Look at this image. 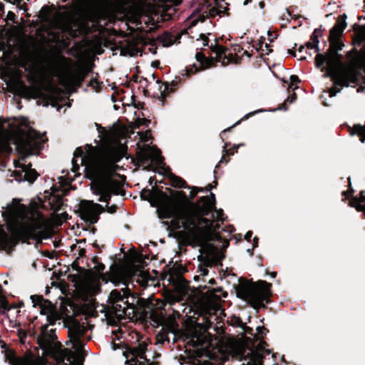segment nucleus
<instances>
[{
  "instance_id": "nucleus-1",
  "label": "nucleus",
  "mask_w": 365,
  "mask_h": 365,
  "mask_svg": "<svg viewBox=\"0 0 365 365\" xmlns=\"http://www.w3.org/2000/svg\"><path fill=\"white\" fill-rule=\"evenodd\" d=\"M97 127L100 140L102 141L101 146L86 145L84 150L76 148L72 160L73 171L76 172L79 168L77 163L79 159L87 173L91 174L95 178L91 187L93 194L100 197L98 201L108 202L114 187L112 182L104 178L118 169L116 163L123 158L124 148L112 130L98 125Z\"/></svg>"
},
{
  "instance_id": "nucleus-2",
  "label": "nucleus",
  "mask_w": 365,
  "mask_h": 365,
  "mask_svg": "<svg viewBox=\"0 0 365 365\" xmlns=\"http://www.w3.org/2000/svg\"><path fill=\"white\" fill-rule=\"evenodd\" d=\"M215 197L210 193L202 197L196 212L175 210L169 205H162L158 211L160 218H170L174 229H184L197 240H207L218 232L220 222L224 220L222 210L215 209Z\"/></svg>"
},
{
  "instance_id": "nucleus-3",
  "label": "nucleus",
  "mask_w": 365,
  "mask_h": 365,
  "mask_svg": "<svg viewBox=\"0 0 365 365\" xmlns=\"http://www.w3.org/2000/svg\"><path fill=\"white\" fill-rule=\"evenodd\" d=\"M4 217L14 220V225H9V230L15 234L25 237H36L46 227V220L36 209L15 202L8 205L6 210L2 212Z\"/></svg>"
},
{
  "instance_id": "nucleus-4",
  "label": "nucleus",
  "mask_w": 365,
  "mask_h": 365,
  "mask_svg": "<svg viewBox=\"0 0 365 365\" xmlns=\"http://www.w3.org/2000/svg\"><path fill=\"white\" fill-rule=\"evenodd\" d=\"M31 300L34 307L38 306L40 308V313L46 316L48 324H45L41 327V331L40 336L38 337V344L42 349L50 351L53 357L56 359L55 354L60 350H66L67 349H61L58 347L57 343L54 344L56 339L55 330L51 329H48V325H53L57 320L61 319V316L56 307L49 301L44 299L41 295H32Z\"/></svg>"
},
{
  "instance_id": "nucleus-5",
  "label": "nucleus",
  "mask_w": 365,
  "mask_h": 365,
  "mask_svg": "<svg viewBox=\"0 0 365 365\" xmlns=\"http://www.w3.org/2000/svg\"><path fill=\"white\" fill-rule=\"evenodd\" d=\"M270 287L265 281L242 284L237 290V295L255 309L264 307L269 302Z\"/></svg>"
},
{
  "instance_id": "nucleus-6",
  "label": "nucleus",
  "mask_w": 365,
  "mask_h": 365,
  "mask_svg": "<svg viewBox=\"0 0 365 365\" xmlns=\"http://www.w3.org/2000/svg\"><path fill=\"white\" fill-rule=\"evenodd\" d=\"M45 141L44 135H41L34 129H29L19 135L15 140V145L18 152L26 156L38 153Z\"/></svg>"
},
{
  "instance_id": "nucleus-7",
  "label": "nucleus",
  "mask_w": 365,
  "mask_h": 365,
  "mask_svg": "<svg viewBox=\"0 0 365 365\" xmlns=\"http://www.w3.org/2000/svg\"><path fill=\"white\" fill-rule=\"evenodd\" d=\"M138 160L145 170L162 168L164 164L160 150L155 146H148L143 150L139 155Z\"/></svg>"
},
{
  "instance_id": "nucleus-8",
  "label": "nucleus",
  "mask_w": 365,
  "mask_h": 365,
  "mask_svg": "<svg viewBox=\"0 0 365 365\" xmlns=\"http://www.w3.org/2000/svg\"><path fill=\"white\" fill-rule=\"evenodd\" d=\"M128 292L122 288L120 291L113 290L109 296L108 301L115 314L119 317L126 314L130 307L128 302Z\"/></svg>"
},
{
  "instance_id": "nucleus-9",
  "label": "nucleus",
  "mask_w": 365,
  "mask_h": 365,
  "mask_svg": "<svg viewBox=\"0 0 365 365\" xmlns=\"http://www.w3.org/2000/svg\"><path fill=\"white\" fill-rule=\"evenodd\" d=\"M105 209L98 203H94L91 200H82L79 205V214L85 221L92 224L97 222L99 215Z\"/></svg>"
},
{
  "instance_id": "nucleus-10",
  "label": "nucleus",
  "mask_w": 365,
  "mask_h": 365,
  "mask_svg": "<svg viewBox=\"0 0 365 365\" xmlns=\"http://www.w3.org/2000/svg\"><path fill=\"white\" fill-rule=\"evenodd\" d=\"M88 330L86 322H73L68 328V336L73 344L72 347L78 352L83 349L84 336Z\"/></svg>"
},
{
  "instance_id": "nucleus-11",
  "label": "nucleus",
  "mask_w": 365,
  "mask_h": 365,
  "mask_svg": "<svg viewBox=\"0 0 365 365\" xmlns=\"http://www.w3.org/2000/svg\"><path fill=\"white\" fill-rule=\"evenodd\" d=\"M147 344L140 342L129 349L128 356L129 365H149L150 360L146 358Z\"/></svg>"
},
{
  "instance_id": "nucleus-12",
  "label": "nucleus",
  "mask_w": 365,
  "mask_h": 365,
  "mask_svg": "<svg viewBox=\"0 0 365 365\" xmlns=\"http://www.w3.org/2000/svg\"><path fill=\"white\" fill-rule=\"evenodd\" d=\"M224 310L218 302H210L205 309L204 322L202 327L205 329L211 328L212 324L217 320L220 315L223 314Z\"/></svg>"
},
{
  "instance_id": "nucleus-13",
  "label": "nucleus",
  "mask_w": 365,
  "mask_h": 365,
  "mask_svg": "<svg viewBox=\"0 0 365 365\" xmlns=\"http://www.w3.org/2000/svg\"><path fill=\"white\" fill-rule=\"evenodd\" d=\"M152 320L154 322V326H162L168 331L174 333L178 328V323L173 316L170 315L165 317L163 314H151Z\"/></svg>"
},
{
  "instance_id": "nucleus-14",
  "label": "nucleus",
  "mask_w": 365,
  "mask_h": 365,
  "mask_svg": "<svg viewBox=\"0 0 365 365\" xmlns=\"http://www.w3.org/2000/svg\"><path fill=\"white\" fill-rule=\"evenodd\" d=\"M212 51L211 58L221 62L222 65L228 64L234 58L232 53L229 49L217 44L212 47Z\"/></svg>"
},
{
  "instance_id": "nucleus-15",
  "label": "nucleus",
  "mask_w": 365,
  "mask_h": 365,
  "mask_svg": "<svg viewBox=\"0 0 365 365\" xmlns=\"http://www.w3.org/2000/svg\"><path fill=\"white\" fill-rule=\"evenodd\" d=\"M59 83L66 90L71 89L77 83L83 80L81 74H76L70 71L61 73L58 76Z\"/></svg>"
},
{
  "instance_id": "nucleus-16",
  "label": "nucleus",
  "mask_w": 365,
  "mask_h": 365,
  "mask_svg": "<svg viewBox=\"0 0 365 365\" xmlns=\"http://www.w3.org/2000/svg\"><path fill=\"white\" fill-rule=\"evenodd\" d=\"M16 167L22 168L24 178L27 181L34 182L38 177V173L35 170L31 168L30 165H26L19 163V165H16Z\"/></svg>"
},
{
  "instance_id": "nucleus-17",
  "label": "nucleus",
  "mask_w": 365,
  "mask_h": 365,
  "mask_svg": "<svg viewBox=\"0 0 365 365\" xmlns=\"http://www.w3.org/2000/svg\"><path fill=\"white\" fill-rule=\"evenodd\" d=\"M110 281L115 286H118L120 284L126 285L128 277L123 271L117 270L110 274Z\"/></svg>"
},
{
  "instance_id": "nucleus-18",
  "label": "nucleus",
  "mask_w": 365,
  "mask_h": 365,
  "mask_svg": "<svg viewBox=\"0 0 365 365\" xmlns=\"http://www.w3.org/2000/svg\"><path fill=\"white\" fill-rule=\"evenodd\" d=\"M48 204L51 210L56 212L61 210L63 206V198L61 196L58 195H51L48 199Z\"/></svg>"
},
{
  "instance_id": "nucleus-19",
  "label": "nucleus",
  "mask_w": 365,
  "mask_h": 365,
  "mask_svg": "<svg viewBox=\"0 0 365 365\" xmlns=\"http://www.w3.org/2000/svg\"><path fill=\"white\" fill-rule=\"evenodd\" d=\"M365 192L361 191L359 194V198H354L350 202V205L356 209L359 212H363L365 214Z\"/></svg>"
},
{
  "instance_id": "nucleus-20",
  "label": "nucleus",
  "mask_w": 365,
  "mask_h": 365,
  "mask_svg": "<svg viewBox=\"0 0 365 365\" xmlns=\"http://www.w3.org/2000/svg\"><path fill=\"white\" fill-rule=\"evenodd\" d=\"M319 43L318 31L315 30L312 34L310 40L306 43V47L308 49H314V51L318 54L319 53Z\"/></svg>"
},
{
  "instance_id": "nucleus-21",
  "label": "nucleus",
  "mask_w": 365,
  "mask_h": 365,
  "mask_svg": "<svg viewBox=\"0 0 365 365\" xmlns=\"http://www.w3.org/2000/svg\"><path fill=\"white\" fill-rule=\"evenodd\" d=\"M262 359L263 356L262 354H254L252 352L250 357L245 359L247 363L244 362L242 365H262Z\"/></svg>"
},
{
  "instance_id": "nucleus-22",
  "label": "nucleus",
  "mask_w": 365,
  "mask_h": 365,
  "mask_svg": "<svg viewBox=\"0 0 365 365\" xmlns=\"http://www.w3.org/2000/svg\"><path fill=\"white\" fill-rule=\"evenodd\" d=\"M350 134L351 135H359L360 137L361 142H365V126H362L360 125H354L352 128L350 129Z\"/></svg>"
},
{
  "instance_id": "nucleus-23",
  "label": "nucleus",
  "mask_w": 365,
  "mask_h": 365,
  "mask_svg": "<svg viewBox=\"0 0 365 365\" xmlns=\"http://www.w3.org/2000/svg\"><path fill=\"white\" fill-rule=\"evenodd\" d=\"M49 94H50L49 101H50L51 104L53 106H56L55 103H56V101H57L56 96L61 94L60 89H58L56 87H51L50 91H49Z\"/></svg>"
},
{
  "instance_id": "nucleus-24",
  "label": "nucleus",
  "mask_w": 365,
  "mask_h": 365,
  "mask_svg": "<svg viewBox=\"0 0 365 365\" xmlns=\"http://www.w3.org/2000/svg\"><path fill=\"white\" fill-rule=\"evenodd\" d=\"M11 308H16V307L9 305L5 297L0 296V312L4 313Z\"/></svg>"
},
{
  "instance_id": "nucleus-25",
  "label": "nucleus",
  "mask_w": 365,
  "mask_h": 365,
  "mask_svg": "<svg viewBox=\"0 0 365 365\" xmlns=\"http://www.w3.org/2000/svg\"><path fill=\"white\" fill-rule=\"evenodd\" d=\"M342 30L343 28H341L339 25H335L330 31L329 39H339Z\"/></svg>"
},
{
  "instance_id": "nucleus-26",
  "label": "nucleus",
  "mask_w": 365,
  "mask_h": 365,
  "mask_svg": "<svg viewBox=\"0 0 365 365\" xmlns=\"http://www.w3.org/2000/svg\"><path fill=\"white\" fill-rule=\"evenodd\" d=\"M342 30L343 28H341L339 25H335L330 31L329 39H339Z\"/></svg>"
},
{
  "instance_id": "nucleus-27",
  "label": "nucleus",
  "mask_w": 365,
  "mask_h": 365,
  "mask_svg": "<svg viewBox=\"0 0 365 365\" xmlns=\"http://www.w3.org/2000/svg\"><path fill=\"white\" fill-rule=\"evenodd\" d=\"M173 183L174 184V185L178 187H185L186 185V182L185 180L176 176L173 178Z\"/></svg>"
},
{
  "instance_id": "nucleus-28",
  "label": "nucleus",
  "mask_w": 365,
  "mask_h": 365,
  "mask_svg": "<svg viewBox=\"0 0 365 365\" xmlns=\"http://www.w3.org/2000/svg\"><path fill=\"white\" fill-rule=\"evenodd\" d=\"M180 301V297L176 295H170V297H168V302L170 305H175V303L179 302Z\"/></svg>"
},
{
  "instance_id": "nucleus-29",
  "label": "nucleus",
  "mask_w": 365,
  "mask_h": 365,
  "mask_svg": "<svg viewBox=\"0 0 365 365\" xmlns=\"http://www.w3.org/2000/svg\"><path fill=\"white\" fill-rule=\"evenodd\" d=\"M195 57L197 61H199L201 64H202L203 61L205 60V56L201 53H197Z\"/></svg>"
},
{
  "instance_id": "nucleus-30",
  "label": "nucleus",
  "mask_w": 365,
  "mask_h": 365,
  "mask_svg": "<svg viewBox=\"0 0 365 365\" xmlns=\"http://www.w3.org/2000/svg\"><path fill=\"white\" fill-rule=\"evenodd\" d=\"M296 99V94L292 93L291 96H288L286 101H284V104L287 103H293Z\"/></svg>"
},
{
  "instance_id": "nucleus-31",
  "label": "nucleus",
  "mask_w": 365,
  "mask_h": 365,
  "mask_svg": "<svg viewBox=\"0 0 365 365\" xmlns=\"http://www.w3.org/2000/svg\"><path fill=\"white\" fill-rule=\"evenodd\" d=\"M117 210V206L116 205H111V206H108L107 205L106 206V211L109 213H114Z\"/></svg>"
},
{
  "instance_id": "nucleus-32",
  "label": "nucleus",
  "mask_w": 365,
  "mask_h": 365,
  "mask_svg": "<svg viewBox=\"0 0 365 365\" xmlns=\"http://www.w3.org/2000/svg\"><path fill=\"white\" fill-rule=\"evenodd\" d=\"M163 38H168V42H165V43H165V45L169 46V45H171V44L173 43V40H172V39H170V38H171V36H170V34H165V35H164Z\"/></svg>"
},
{
  "instance_id": "nucleus-33",
  "label": "nucleus",
  "mask_w": 365,
  "mask_h": 365,
  "mask_svg": "<svg viewBox=\"0 0 365 365\" xmlns=\"http://www.w3.org/2000/svg\"><path fill=\"white\" fill-rule=\"evenodd\" d=\"M290 81L292 84L297 83L299 81V80L297 76H291Z\"/></svg>"
},
{
  "instance_id": "nucleus-34",
  "label": "nucleus",
  "mask_w": 365,
  "mask_h": 365,
  "mask_svg": "<svg viewBox=\"0 0 365 365\" xmlns=\"http://www.w3.org/2000/svg\"><path fill=\"white\" fill-rule=\"evenodd\" d=\"M150 131H146L145 133V136L143 137V140L145 141V142H148L150 138Z\"/></svg>"
},
{
  "instance_id": "nucleus-35",
  "label": "nucleus",
  "mask_w": 365,
  "mask_h": 365,
  "mask_svg": "<svg viewBox=\"0 0 365 365\" xmlns=\"http://www.w3.org/2000/svg\"><path fill=\"white\" fill-rule=\"evenodd\" d=\"M257 330L259 331V334H264L266 332V329L264 327H258Z\"/></svg>"
},
{
  "instance_id": "nucleus-36",
  "label": "nucleus",
  "mask_w": 365,
  "mask_h": 365,
  "mask_svg": "<svg viewBox=\"0 0 365 365\" xmlns=\"http://www.w3.org/2000/svg\"><path fill=\"white\" fill-rule=\"evenodd\" d=\"M252 232H250H250H247V233H246V235H245V239H246L247 240H250V238L252 237Z\"/></svg>"
},
{
  "instance_id": "nucleus-37",
  "label": "nucleus",
  "mask_w": 365,
  "mask_h": 365,
  "mask_svg": "<svg viewBox=\"0 0 365 365\" xmlns=\"http://www.w3.org/2000/svg\"><path fill=\"white\" fill-rule=\"evenodd\" d=\"M196 71H197V68H195V71H192V68L186 69V74H187V76H190V74L195 73Z\"/></svg>"
},
{
  "instance_id": "nucleus-38",
  "label": "nucleus",
  "mask_w": 365,
  "mask_h": 365,
  "mask_svg": "<svg viewBox=\"0 0 365 365\" xmlns=\"http://www.w3.org/2000/svg\"><path fill=\"white\" fill-rule=\"evenodd\" d=\"M98 289H99V286L97 285V284H94L93 285V289L92 292L93 294H96L98 291Z\"/></svg>"
},
{
  "instance_id": "nucleus-39",
  "label": "nucleus",
  "mask_w": 365,
  "mask_h": 365,
  "mask_svg": "<svg viewBox=\"0 0 365 365\" xmlns=\"http://www.w3.org/2000/svg\"><path fill=\"white\" fill-rule=\"evenodd\" d=\"M200 272L202 275H206L207 274L208 270L207 268H202L201 269Z\"/></svg>"
},
{
  "instance_id": "nucleus-40",
  "label": "nucleus",
  "mask_w": 365,
  "mask_h": 365,
  "mask_svg": "<svg viewBox=\"0 0 365 365\" xmlns=\"http://www.w3.org/2000/svg\"><path fill=\"white\" fill-rule=\"evenodd\" d=\"M259 346H260V349L262 350H264L265 349V346H267L266 343L265 342H261L259 344Z\"/></svg>"
},
{
  "instance_id": "nucleus-41",
  "label": "nucleus",
  "mask_w": 365,
  "mask_h": 365,
  "mask_svg": "<svg viewBox=\"0 0 365 365\" xmlns=\"http://www.w3.org/2000/svg\"><path fill=\"white\" fill-rule=\"evenodd\" d=\"M270 274H271L272 277L274 278L277 276V272H273Z\"/></svg>"
},
{
  "instance_id": "nucleus-42",
  "label": "nucleus",
  "mask_w": 365,
  "mask_h": 365,
  "mask_svg": "<svg viewBox=\"0 0 365 365\" xmlns=\"http://www.w3.org/2000/svg\"><path fill=\"white\" fill-rule=\"evenodd\" d=\"M304 49V46H301L299 48V52L301 53L302 51V50Z\"/></svg>"
},
{
  "instance_id": "nucleus-43",
  "label": "nucleus",
  "mask_w": 365,
  "mask_h": 365,
  "mask_svg": "<svg viewBox=\"0 0 365 365\" xmlns=\"http://www.w3.org/2000/svg\"><path fill=\"white\" fill-rule=\"evenodd\" d=\"M173 309L174 313H175L178 316H180V312H179V311L175 310V309Z\"/></svg>"
},
{
  "instance_id": "nucleus-44",
  "label": "nucleus",
  "mask_w": 365,
  "mask_h": 365,
  "mask_svg": "<svg viewBox=\"0 0 365 365\" xmlns=\"http://www.w3.org/2000/svg\"><path fill=\"white\" fill-rule=\"evenodd\" d=\"M227 153L230 155H232L234 153V151L231 150H227Z\"/></svg>"
},
{
  "instance_id": "nucleus-45",
  "label": "nucleus",
  "mask_w": 365,
  "mask_h": 365,
  "mask_svg": "<svg viewBox=\"0 0 365 365\" xmlns=\"http://www.w3.org/2000/svg\"><path fill=\"white\" fill-rule=\"evenodd\" d=\"M250 1V0H245V1H244V5H247Z\"/></svg>"
},
{
  "instance_id": "nucleus-46",
  "label": "nucleus",
  "mask_w": 365,
  "mask_h": 365,
  "mask_svg": "<svg viewBox=\"0 0 365 365\" xmlns=\"http://www.w3.org/2000/svg\"><path fill=\"white\" fill-rule=\"evenodd\" d=\"M234 230H235V229L232 227H231L228 231H229L230 232H233Z\"/></svg>"
},
{
  "instance_id": "nucleus-47",
  "label": "nucleus",
  "mask_w": 365,
  "mask_h": 365,
  "mask_svg": "<svg viewBox=\"0 0 365 365\" xmlns=\"http://www.w3.org/2000/svg\"><path fill=\"white\" fill-rule=\"evenodd\" d=\"M94 83H95V84H97V82H96V81H95V82H91V86H94Z\"/></svg>"
},
{
  "instance_id": "nucleus-48",
  "label": "nucleus",
  "mask_w": 365,
  "mask_h": 365,
  "mask_svg": "<svg viewBox=\"0 0 365 365\" xmlns=\"http://www.w3.org/2000/svg\"><path fill=\"white\" fill-rule=\"evenodd\" d=\"M259 6L262 8V7H263V3H262V2H260V3H259Z\"/></svg>"
},
{
  "instance_id": "nucleus-49",
  "label": "nucleus",
  "mask_w": 365,
  "mask_h": 365,
  "mask_svg": "<svg viewBox=\"0 0 365 365\" xmlns=\"http://www.w3.org/2000/svg\"><path fill=\"white\" fill-rule=\"evenodd\" d=\"M266 351H267V354H270V351L269 350L267 349V350H266Z\"/></svg>"
},
{
  "instance_id": "nucleus-50",
  "label": "nucleus",
  "mask_w": 365,
  "mask_h": 365,
  "mask_svg": "<svg viewBox=\"0 0 365 365\" xmlns=\"http://www.w3.org/2000/svg\"><path fill=\"white\" fill-rule=\"evenodd\" d=\"M239 148V145L235 146L234 149H237Z\"/></svg>"
},
{
  "instance_id": "nucleus-51",
  "label": "nucleus",
  "mask_w": 365,
  "mask_h": 365,
  "mask_svg": "<svg viewBox=\"0 0 365 365\" xmlns=\"http://www.w3.org/2000/svg\"><path fill=\"white\" fill-rule=\"evenodd\" d=\"M211 189H212V187L210 185L209 188L207 189V190H210Z\"/></svg>"
},
{
  "instance_id": "nucleus-52",
  "label": "nucleus",
  "mask_w": 365,
  "mask_h": 365,
  "mask_svg": "<svg viewBox=\"0 0 365 365\" xmlns=\"http://www.w3.org/2000/svg\"><path fill=\"white\" fill-rule=\"evenodd\" d=\"M223 159H224V157H222V159L220 160V163H222Z\"/></svg>"
},
{
  "instance_id": "nucleus-53",
  "label": "nucleus",
  "mask_w": 365,
  "mask_h": 365,
  "mask_svg": "<svg viewBox=\"0 0 365 365\" xmlns=\"http://www.w3.org/2000/svg\"><path fill=\"white\" fill-rule=\"evenodd\" d=\"M190 194L192 195V196H193L194 195H195V193H193L192 192H190Z\"/></svg>"
},
{
  "instance_id": "nucleus-54",
  "label": "nucleus",
  "mask_w": 365,
  "mask_h": 365,
  "mask_svg": "<svg viewBox=\"0 0 365 365\" xmlns=\"http://www.w3.org/2000/svg\"><path fill=\"white\" fill-rule=\"evenodd\" d=\"M305 58L304 56H300V59Z\"/></svg>"
}]
</instances>
